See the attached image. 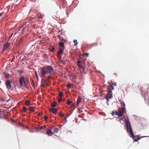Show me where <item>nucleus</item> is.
I'll use <instances>...</instances> for the list:
<instances>
[{"mask_svg": "<svg viewBox=\"0 0 149 149\" xmlns=\"http://www.w3.org/2000/svg\"><path fill=\"white\" fill-rule=\"evenodd\" d=\"M124 121L126 123V128L127 130L129 136L132 137L134 141H136L139 140L141 138L138 136H134L133 134L130 123L128 119L125 118Z\"/></svg>", "mask_w": 149, "mask_h": 149, "instance_id": "1", "label": "nucleus"}, {"mask_svg": "<svg viewBox=\"0 0 149 149\" xmlns=\"http://www.w3.org/2000/svg\"><path fill=\"white\" fill-rule=\"evenodd\" d=\"M40 70V73L41 77H46V74L48 73L51 74L54 72L52 67L48 65L42 67Z\"/></svg>", "mask_w": 149, "mask_h": 149, "instance_id": "2", "label": "nucleus"}, {"mask_svg": "<svg viewBox=\"0 0 149 149\" xmlns=\"http://www.w3.org/2000/svg\"><path fill=\"white\" fill-rule=\"evenodd\" d=\"M139 88L141 89V91L143 95L145 97H147V95L148 94L147 92L148 89V85L147 84H145L141 87V86H139Z\"/></svg>", "mask_w": 149, "mask_h": 149, "instance_id": "3", "label": "nucleus"}, {"mask_svg": "<svg viewBox=\"0 0 149 149\" xmlns=\"http://www.w3.org/2000/svg\"><path fill=\"white\" fill-rule=\"evenodd\" d=\"M19 82L21 86H24V87L26 89H29L27 83H29V81L27 80L26 81L25 79L23 77H22L19 78Z\"/></svg>", "mask_w": 149, "mask_h": 149, "instance_id": "4", "label": "nucleus"}, {"mask_svg": "<svg viewBox=\"0 0 149 149\" xmlns=\"http://www.w3.org/2000/svg\"><path fill=\"white\" fill-rule=\"evenodd\" d=\"M12 82L9 80H7L5 84L6 87L9 90L12 91L13 89V87L11 85Z\"/></svg>", "mask_w": 149, "mask_h": 149, "instance_id": "5", "label": "nucleus"}, {"mask_svg": "<svg viewBox=\"0 0 149 149\" xmlns=\"http://www.w3.org/2000/svg\"><path fill=\"white\" fill-rule=\"evenodd\" d=\"M112 91L111 90H109L107 94V95L105 98L108 101L109 99H111L112 97Z\"/></svg>", "mask_w": 149, "mask_h": 149, "instance_id": "6", "label": "nucleus"}, {"mask_svg": "<svg viewBox=\"0 0 149 149\" xmlns=\"http://www.w3.org/2000/svg\"><path fill=\"white\" fill-rule=\"evenodd\" d=\"M10 44L8 42H6L3 45V48L2 50V51L3 52L5 50L8 49L10 47Z\"/></svg>", "mask_w": 149, "mask_h": 149, "instance_id": "7", "label": "nucleus"}, {"mask_svg": "<svg viewBox=\"0 0 149 149\" xmlns=\"http://www.w3.org/2000/svg\"><path fill=\"white\" fill-rule=\"evenodd\" d=\"M64 49L63 48H60L59 49V51L57 53V55L58 57L60 58H60H61V56H60V54H62L63 52H64Z\"/></svg>", "mask_w": 149, "mask_h": 149, "instance_id": "8", "label": "nucleus"}, {"mask_svg": "<svg viewBox=\"0 0 149 149\" xmlns=\"http://www.w3.org/2000/svg\"><path fill=\"white\" fill-rule=\"evenodd\" d=\"M83 63V62H81V61L78 60L77 62V65L79 68L81 69L82 68V65Z\"/></svg>", "mask_w": 149, "mask_h": 149, "instance_id": "9", "label": "nucleus"}, {"mask_svg": "<svg viewBox=\"0 0 149 149\" xmlns=\"http://www.w3.org/2000/svg\"><path fill=\"white\" fill-rule=\"evenodd\" d=\"M49 111L52 112L54 114H56L57 111V110L54 108H51L49 110Z\"/></svg>", "mask_w": 149, "mask_h": 149, "instance_id": "10", "label": "nucleus"}, {"mask_svg": "<svg viewBox=\"0 0 149 149\" xmlns=\"http://www.w3.org/2000/svg\"><path fill=\"white\" fill-rule=\"evenodd\" d=\"M125 107H122V108H120L119 109V111L120 113L122 115V116H123V114L125 113Z\"/></svg>", "mask_w": 149, "mask_h": 149, "instance_id": "11", "label": "nucleus"}, {"mask_svg": "<svg viewBox=\"0 0 149 149\" xmlns=\"http://www.w3.org/2000/svg\"><path fill=\"white\" fill-rule=\"evenodd\" d=\"M48 130L46 132V134L49 136H51L53 134V133L50 129H47Z\"/></svg>", "mask_w": 149, "mask_h": 149, "instance_id": "12", "label": "nucleus"}, {"mask_svg": "<svg viewBox=\"0 0 149 149\" xmlns=\"http://www.w3.org/2000/svg\"><path fill=\"white\" fill-rule=\"evenodd\" d=\"M58 45L60 48H63V49H64V43L63 42H60L58 44Z\"/></svg>", "mask_w": 149, "mask_h": 149, "instance_id": "13", "label": "nucleus"}, {"mask_svg": "<svg viewBox=\"0 0 149 149\" xmlns=\"http://www.w3.org/2000/svg\"><path fill=\"white\" fill-rule=\"evenodd\" d=\"M81 98L80 97H79L77 99V106H78L79 103L81 102Z\"/></svg>", "mask_w": 149, "mask_h": 149, "instance_id": "14", "label": "nucleus"}, {"mask_svg": "<svg viewBox=\"0 0 149 149\" xmlns=\"http://www.w3.org/2000/svg\"><path fill=\"white\" fill-rule=\"evenodd\" d=\"M3 75L6 78H8L10 76L9 74L6 72H3Z\"/></svg>", "mask_w": 149, "mask_h": 149, "instance_id": "15", "label": "nucleus"}, {"mask_svg": "<svg viewBox=\"0 0 149 149\" xmlns=\"http://www.w3.org/2000/svg\"><path fill=\"white\" fill-rule=\"evenodd\" d=\"M116 114L118 116V118H119V117H121L122 116V115L120 113L119 111H116L115 112Z\"/></svg>", "mask_w": 149, "mask_h": 149, "instance_id": "16", "label": "nucleus"}, {"mask_svg": "<svg viewBox=\"0 0 149 149\" xmlns=\"http://www.w3.org/2000/svg\"><path fill=\"white\" fill-rule=\"evenodd\" d=\"M114 89V87L112 85H110V86L108 88V91L109 90H111V91L112 90H113Z\"/></svg>", "mask_w": 149, "mask_h": 149, "instance_id": "17", "label": "nucleus"}, {"mask_svg": "<svg viewBox=\"0 0 149 149\" xmlns=\"http://www.w3.org/2000/svg\"><path fill=\"white\" fill-rule=\"evenodd\" d=\"M57 105V103L54 102L53 103H51V106L52 107H55Z\"/></svg>", "mask_w": 149, "mask_h": 149, "instance_id": "18", "label": "nucleus"}, {"mask_svg": "<svg viewBox=\"0 0 149 149\" xmlns=\"http://www.w3.org/2000/svg\"><path fill=\"white\" fill-rule=\"evenodd\" d=\"M27 29V27H24L22 29L21 33H23Z\"/></svg>", "mask_w": 149, "mask_h": 149, "instance_id": "19", "label": "nucleus"}, {"mask_svg": "<svg viewBox=\"0 0 149 149\" xmlns=\"http://www.w3.org/2000/svg\"><path fill=\"white\" fill-rule=\"evenodd\" d=\"M22 28V27H21V28H20L19 30H18L17 31H15L14 33H13V34H14V35H16L17 33H20V32H19L21 30Z\"/></svg>", "mask_w": 149, "mask_h": 149, "instance_id": "20", "label": "nucleus"}, {"mask_svg": "<svg viewBox=\"0 0 149 149\" xmlns=\"http://www.w3.org/2000/svg\"><path fill=\"white\" fill-rule=\"evenodd\" d=\"M29 109L30 111L33 112L35 110V107H29Z\"/></svg>", "mask_w": 149, "mask_h": 149, "instance_id": "21", "label": "nucleus"}, {"mask_svg": "<svg viewBox=\"0 0 149 149\" xmlns=\"http://www.w3.org/2000/svg\"><path fill=\"white\" fill-rule=\"evenodd\" d=\"M25 105L26 106H29L30 105V102L29 101H26L25 102Z\"/></svg>", "mask_w": 149, "mask_h": 149, "instance_id": "22", "label": "nucleus"}, {"mask_svg": "<svg viewBox=\"0 0 149 149\" xmlns=\"http://www.w3.org/2000/svg\"><path fill=\"white\" fill-rule=\"evenodd\" d=\"M58 131V129L57 128H55L54 130V133H57Z\"/></svg>", "mask_w": 149, "mask_h": 149, "instance_id": "23", "label": "nucleus"}, {"mask_svg": "<svg viewBox=\"0 0 149 149\" xmlns=\"http://www.w3.org/2000/svg\"><path fill=\"white\" fill-rule=\"evenodd\" d=\"M120 103L122 107H125V104L123 102H122Z\"/></svg>", "mask_w": 149, "mask_h": 149, "instance_id": "24", "label": "nucleus"}, {"mask_svg": "<svg viewBox=\"0 0 149 149\" xmlns=\"http://www.w3.org/2000/svg\"><path fill=\"white\" fill-rule=\"evenodd\" d=\"M72 86H73V85L70 83H69L67 85V88H71Z\"/></svg>", "mask_w": 149, "mask_h": 149, "instance_id": "25", "label": "nucleus"}, {"mask_svg": "<svg viewBox=\"0 0 149 149\" xmlns=\"http://www.w3.org/2000/svg\"><path fill=\"white\" fill-rule=\"evenodd\" d=\"M26 107L24 106L22 108V111L24 112H26Z\"/></svg>", "mask_w": 149, "mask_h": 149, "instance_id": "26", "label": "nucleus"}, {"mask_svg": "<svg viewBox=\"0 0 149 149\" xmlns=\"http://www.w3.org/2000/svg\"><path fill=\"white\" fill-rule=\"evenodd\" d=\"M58 95L60 97H62L63 95V93L62 92H60L58 94Z\"/></svg>", "mask_w": 149, "mask_h": 149, "instance_id": "27", "label": "nucleus"}, {"mask_svg": "<svg viewBox=\"0 0 149 149\" xmlns=\"http://www.w3.org/2000/svg\"><path fill=\"white\" fill-rule=\"evenodd\" d=\"M72 103V101H70L69 100L67 101V103L68 105H70Z\"/></svg>", "mask_w": 149, "mask_h": 149, "instance_id": "28", "label": "nucleus"}, {"mask_svg": "<svg viewBox=\"0 0 149 149\" xmlns=\"http://www.w3.org/2000/svg\"><path fill=\"white\" fill-rule=\"evenodd\" d=\"M73 42L75 44L74 45H77L78 42H77V41L76 40H74L73 41Z\"/></svg>", "mask_w": 149, "mask_h": 149, "instance_id": "29", "label": "nucleus"}, {"mask_svg": "<svg viewBox=\"0 0 149 149\" xmlns=\"http://www.w3.org/2000/svg\"><path fill=\"white\" fill-rule=\"evenodd\" d=\"M81 108H78V112L79 113H81L82 112V111L81 110Z\"/></svg>", "mask_w": 149, "mask_h": 149, "instance_id": "30", "label": "nucleus"}, {"mask_svg": "<svg viewBox=\"0 0 149 149\" xmlns=\"http://www.w3.org/2000/svg\"><path fill=\"white\" fill-rule=\"evenodd\" d=\"M59 115L61 117H63L64 116V114H62L61 113H59Z\"/></svg>", "mask_w": 149, "mask_h": 149, "instance_id": "31", "label": "nucleus"}, {"mask_svg": "<svg viewBox=\"0 0 149 149\" xmlns=\"http://www.w3.org/2000/svg\"><path fill=\"white\" fill-rule=\"evenodd\" d=\"M62 100V98H59L58 101L59 102H61Z\"/></svg>", "mask_w": 149, "mask_h": 149, "instance_id": "32", "label": "nucleus"}, {"mask_svg": "<svg viewBox=\"0 0 149 149\" xmlns=\"http://www.w3.org/2000/svg\"><path fill=\"white\" fill-rule=\"evenodd\" d=\"M45 127L44 126H41V127H40V128H39V129L40 130H42V129H43V128H45Z\"/></svg>", "mask_w": 149, "mask_h": 149, "instance_id": "33", "label": "nucleus"}, {"mask_svg": "<svg viewBox=\"0 0 149 149\" xmlns=\"http://www.w3.org/2000/svg\"><path fill=\"white\" fill-rule=\"evenodd\" d=\"M58 36V37L61 40H63V37H62L59 36Z\"/></svg>", "mask_w": 149, "mask_h": 149, "instance_id": "34", "label": "nucleus"}, {"mask_svg": "<svg viewBox=\"0 0 149 149\" xmlns=\"http://www.w3.org/2000/svg\"><path fill=\"white\" fill-rule=\"evenodd\" d=\"M48 117L45 116H44V119L46 121L48 119Z\"/></svg>", "mask_w": 149, "mask_h": 149, "instance_id": "35", "label": "nucleus"}, {"mask_svg": "<svg viewBox=\"0 0 149 149\" xmlns=\"http://www.w3.org/2000/svg\"><path fill=\"white\" fill-rule=\"evenodd\" d=\"M35 74L36 76V78H38V74L36 72H35Z\"/></svg>", "mask_w": 149, "mask_h": 149, "instance_id": "36", "label": "nucleus"}, {"mask_svg": "<svg viewBox=\"0 0 149 149\" xmlns=\"http://www.w3.org/2000/svg\"><path fill=\"white\" fill-rule=\"evenodd\" d=\"M4 13V12H2L1 13H0V17Z\"/></svg>", "mask_w": 149, "mask_h": 149, "instance_id": "37", "label": "nucleus"}, {"mask_svg": "<svg viewBox=\"0 0 149 149\" xmlns=\"http://www.w3.org/2000/svg\"><path fill=\"white\" fill-rule=\"evenodd\" d=\"M61 62L64 65L65 64V62L62 60H61Z\"/></svg>", "mask_w": 149, "mask_h": 149, "instance_id": "38", "label": "nucleus"}, {"mask_svg": "<svg viewBox=\"0 0 149 149\" xmlns=\"http://www.w3.org/2000/svg\"><path fill=\"white\" fill-rule=\"evenodd\" d=\"M13 33H12L11 35H10L9 36V38L10 39L13 36Z\"/></svg>", "mask_w": 149, "mask_h": 149, "instance_id": "39", "label": "nucleus"}, {"mask_svg": "<svg viewBox=\"0 0 149 149\" xmlns=\"http://www.w3.org/2000/svg\"><path fill=\"white\" fill-rule=\"evenodd\" d=\"M42 114V113H39L38 114V115L39 116H40Z\"/></svg>", "mask_w": 149, "mask_h": 149, "instance_id": "40", "label": "nucleus"}, {"mask_svg": "<svg viewBox=\"0 0 149 149\" xmlns=\"http://www.w3.org/2000/svg\"><path fill=\"white\" fill-rule=\"evenodd\" d=\"M70 115H71V114H68V115H67V116H66L65 118H64V119H66L67 118V117H68L69 116H70Z\"/></svg>", "mask_w": 149, "mask_h": 149, "instance_id": "41", "label": "nucleus"}, {"mask_svg": "<svg viewBox=\"0 0 149 149\" xmlns=\"http://www.w3.org/2000/svg\"><path fill=\"white\" fill-rule=\"evenodd\" d=\"M55 50V48L54 47L52 49V51H53Z\"/></svg>", "mask_w": 149, "mask_h": 149, "instance_id": "42", "label": "nucleus"}, {"mask_svg": "<svg viewBox=\"0 0 149 149\" xmlns=\"http://www.w3.org/2000/svg\"><path fill=\"white\" fill-rule=\"evenodd\" d=\"M63 40L65 42H67V40H65V39H63Z\"/></svg>", "mask_w": 149, "mask_h": 149, "instance_id": "43", "label": "nucleus"}, {"mask_svg": "<svg viewBox=\"0 0 149 149\" xmlns=\"http://www.w3.org/2000/svg\"><path fill=\"white\" fill-rule=\"evenodd\" d=\"M112 115L113 116H114V112H112Z\"/></svg>", "mask_w": 149, "mask_h": 149, "instance_id": "44", "label": "nucleus"}, {"mask_svg": "<svg viewBox=\"0 0 149 149\" xmlns=\"http://www.w3.org/2000/svg\"><path fill=\"white\" fill-rule=\"evenodd\" d=\"M82 68H83V70H85V67H82Z\"/></svg>", "mask_w": 149, "mask_h": 149, "instance_id": "45", "label": "nucleus"}, {"mask_svg": "<svg viewBox=\"0 0 149 149\" xmlns=\"http://www.w3.org/2000/svg\"><path fill=\"white\" fill-rule=\"evenodd\" d=\"M72 105L73 107H74L75 106V104L74 103H73Z\"/></svg>", "mask_w": 149, "mask_h": 149, "instance_id": "46", "label": "nucleus"}, {"mask_svg": "<svg viewBox=\"0 0 149 149\" xmlns=\"http://www.w3.org/2000/svg\"><path fill=\"white\" fill-rule=\"evenodd\" d=\"M45 84H43V87H45Z\"/></svg>", "mask_w": 149, "mask_h": 149, "instance_id": "47", "label": "nucleus"}, {"mask_svg": "<svg viewBox=\"0 0 149 149\" xmlns=\"http://www.w3.org/2000/svg\"><path fill=\"white\" fill-rule=\"evenodd\" d=\"M86 55H87V56H88V54L86 53Z\"/></svg>", "mask_w": 149, "mask_h": 149, "instance_id": "48", "label": "nucleus"}, {"mask_svg": "<svg viewBox=\"0 0 149 149\" xmlns=\"http://www.w3.org/2000/svg\"><path fill=\"white\" fill-rule=\"evenodd\" d=\"M113 85H115V86L116 85V84H114V83H113Z\"/></svg>", "mask_w": 149, "mask_h": 149, "instance_id": "49", "label": "nucleus"}, {"mask_svg": "<svg viewBox=\"0 0 149 149\" xmlns=\"http://www.w3.org/2000/svg\"><path fill=\"white\" fill-rule=\"evenodd\" d=\"M44 82L45 83H46V80H45L44 81Z\"/></svg>", "mask_w": 149, "mask_h": 149, "instance_id": "50", "label": "nucleus"}, {"mask_svg": "<svg viewBox=\"0 0 149 149\" xmlns=\"http://www.w3.org/2000/svg\"><path fill=\"white\" fill-rule=\"evenodd\" d=\"M100 45H102V43H101H101H100Z\"/></svg>", "mask_w": 149, "mask_h": 149, "instance_id": "51", "label": "nucleus"}, {"mask_svg": "<svg viewBox=\"0 0 149 149\" xmlns=\"http://www.w3.org/2000/svg\"><path fill=\"white\" fill-rule=\"evenodd\" d=\"M37 78V79L38 80V78Z\"/></svg>", "mask_w": 149, "mask_h": 149, "instance_id": "52", "label": "nucleus"}, {"mask_svg": "<svg viewBox=\"0 0 149 149\" xmlns=\"http://www.w3.org/2000/svg\"><path fill=\"white\" fill-rule=\"evenodd\" d=\"M37 78V79L38 80V78Z\"/></svg>", "mask_w": 149, "mask_h": 149, "instance_id": "53", "label": "nucleus"}, {"mask_svg": "<svg viewBox=\"0 0 149 149\" xmlns=\"http://www.w3.org/2000/svg\"><path fill=\"white\" fill-rule=\"evenodd\" d=\"M50 76H49L48 77L49 78H50Z\"/></svg>", "mask_w": 149, "mask_h": 149, "instance_id": "54", "label": "nucleus"}, {"mask_svg": "<svg viewBox=\"0 0 149 149\" xmlns=\"http://www.w3.org/2000/svg\"><path fill=\"white\" fill-rule=\"evenodd\" d=\"M33 82V83L34 81H32Z\"/></svg>", "mask_w": 149, "mask_h": 149, "instance_id": "55", "label": "nucleus"}]
</instances>
